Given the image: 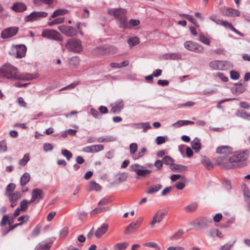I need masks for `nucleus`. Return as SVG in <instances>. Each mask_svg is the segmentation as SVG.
<instances>
[{
    "instance_id": "f257e3e1",
    "label": "nucleus",
    "mask_w": 250,
    "mask_h": 250,
    "mask_svg": "<svg viewBox=\"0 0 250 250\" xmlns=\"http://www.w3.org/2000/svg\"><path fill=\"white\" fill-rule=\"evenodd\" d=\"M0 75L8 79H21L18 68L9 63H5L0 67Z\"/></svg>"
},
{
    "instance_id": "f03ea898",
    "label": "nucleus",
    "mask_w": 250,
    "mask_h": 250,
    "mask_svg": "<svg viewBox=\"0 0 250 250\" xmlns=\"http://www.w3.org/2000/svg\"><path fill=\"white\" fill-rule=\"evenodd\" d=\"M250 154V151L247 149L240 150L235 152L231 156V160L234 165V168L241 167L245 166L246 165L244 162L248 160Z\"/></svg>"
},
{
    "instance_id": "7ed1b4c3",
    "label": "nucleus",
    "mask_w": 250,
    "mask_h": 250,
    "mask_svg": "<svg viewBox=\"0 0 250 250\" xmlns=\"http://www.w3.org/2000/svg\"><path fill=\"white\" fill-rule=\"evenodd\" d=\"M107 12L118 21L120 28L124 25L125 21L127 20V10L126 9L122 8H110L107 10Z\"/></svg>"
},
{
    "instance_id": "20e7f679",
    "label": "nucleus",
    "mask_w": 250,
    "mask_h": 250,
    "mask_svg": "<svg viewBox=\"0 0 250 250\" xmlns=\"http://www.w3.org/2000/svg\"><path fill=\"white\" fill-rule=\"evenodd\" d=\"M231 156H221L214 159L215 165L221 166L223 168L232 169L234 168V165L231 160Z\"/></svg>"
},
{
    "instance_id": "39448f33",
    "label": "nucleus",
    "mask_w": 250,
    "mask_h": 250,
    "mask_svg": "<svg viewBox=\"0 0 250 250\" xmlns=\"http://www.w3.org/2000/svg\"><path fill=\"white\" fill-rule=\"evenodd\" d=\"M41 36L42 37L56 41L62 42L63 41V37L61 34L53 29H46L43 30Z\"/></svg>"
},
{
    "instance_id": "423d86ee",
    "label": "nucleus",
    "mask_w": 250,
    "mask_h": 250,
    "mask_svg": "<svg viewBox=\"0 0 250 250\" xmlns=\"http://www.w3.org/2000/svg\"><path fill=\"white\" fill-rule=\"evenodd\" d=\"M209 67L214 70H226L233 67L231 62L228 61H213L209 63Z\"/></svg>"
},
{
    "instance_id": "0eeeda50",
    "label": "nucleus",
    "mask_w": 250,
    "mask_h": 250,
    "mask_svg": "<svg viewBox=\"0 0 250 250\" xmlns=\"http://www.w3.org/2000/svg\"><path fill=\"white\" fill-rule=\"evenodd\" d=\"M131 168L132 170L136 173L138 176L136 177L137 178L148 177L152 171L150 169H145L144 166L138 164L132 165Z\"/></svg>"
},
{
    "instance_id": "6e6552de",
    "label": "nucleus",
    "mask_w": 250,
    "mask_h": 250,
    "mask_svg": "<svg viewBox=\"0 0 250 250\" xmlns=\"http://www.w3.org/2000/svg\"><path fill=\"white\" fill-rule=\"evenodd\" d=\"M65 47L70 51L79 53L82 51L81 42L77 39H70L65 44Z\"/></svg>"
},
{
    "instance_id": "1a4fd4ad",
    "label": "nucleus",
    "mask_w": 250,
    "mask_h": 250,
    "mask_svg": "<svg viewBox=\"0 0 250 250\" xmlns=\"http://www.w3.org/2000/svg\"><path fill=\"white\" fill-rule=\"evenodd\" d=\"M80 23L77 24V28L72 26L62 25L58 27V29L63 34L68 37L76 36L78 33V29L80 27Z\"/></svg>"
},
{
    "instance_id": "9d476101",
    "label": "nucleus",
    "mask_w": 250,
    "mask_h": 250,
    "mask_svg": "<svg viewBox=\"0 0 250 250\" xmlns=\"http://www.w3.org/2000/svg\"><path fill=\"white\" fill-rule=\"evenodd\" d=\"M184 47L188 50L197 53H202L204 51L201 45L190 41H186L184 43Z\"/></svg>"
},
{
    "instance_id": "9b49d317",
    "label": "nucleus",
    "mask_w": 250,
    "mask_h": 250,
    "mask_svg": "<svg viewBox=\"0 0 250 250\" xmlns=\"http://www.w3.org/2000/svg\"><path fill=\"white\" fill-rule=\"evenodd\" d=\"M47 15V13L45 12L34 11L26 17V21L32 22L35 21L40 20L42 18L46 17Z\"/></svg>"
},
{
    "instance_id": "f8f14e48",
    "label": "nucleus",
    "mask_w": 250,
    "mask_h": 250,
    "mask_svg": "<svg viewBox=\"0 0 250 250\" xmlns=\"http://www.w3.org/2000/svg\"><path fill=\"white\" fill-rule=\"evenodd\" d=\"M212 223L211 219L207 218L196 219L192 222V225L198 229H202L209 226Z\"/></svg>"
},
{
    "instance_id": "ddd939ff",
    "label": "nucleus",
    "mask_w": 250,
    "mask_h": 250,
    "mask_svg": "<svg viewBox=\"0 0 250 250\" xmlns=\"http://www.w3.org/2000/svg\"><path fill=\"white\" fill-rule=\"evenodd\" d=\"M32 198L29 201L30 203L35 202L38 203L40 200H42L44 197V193L42 190L40 188L33 189L31 193Z\"/></svg>"
},
{
    "instance_id": "4468645a",
    "label": "nucleus",
    "mask_w": 250,
    "mask_h": 250,
    "mask_svg": "<svg viewBox=\"0 0 250 250\" xmlns=\"http://www.w3.org/2000/svg\"><path fill=\"white\" fill-rule=\"evenodd\" d=\"M143 222V219L140 218L136 221L131 223L125 229L124 233L125 234H129L134 232L141 225Z\"/></svg>"
},
{
    "instance_id": "2eb2a0df",
    "label": "nucleus",
    "mask_w": 250,
    "mask_h": 250,
    "mask_svg": "<svg viewBox=\"0 0 250 250\" xmlns=\"http://www.w3.org/2000/svg\"><path fill=\"white\" fill-rule=\"evenodd\" d=\"M167 215L166 212L159 210L154 215L152 221L150 223L151 227L153 228L156 223H160Z\"/></svg>"
},
{
    "instance_id": "dca6fc26",
    "label": "nucleus",
    "mask_w": 250,
    "mask_h": 250,
    "mask_svg": "<svg viewBox=\"0 0 250 250\" xmlns=\"http://www.w3.org/2000/svg\"><path fill=\"white\" fill-rule=\"evenodd\" d=\"M19 31L17 27H11L5 29L1 32V36L3 39L11 38L15 36Z\"/></svg>"
},
{
    "instance_id": "f3484780",
    "label": "nucleus",
    "mask_w": 250,
    "mask_h": 250,
    "mask_svg": "<svg viewBox=\"0 0 250 250\" xmlns=\"http://www.w3.org/2000/svg\"><path fill=\"white\" fill-rule=\"evenodd\" d=\"M97 53L99 55H110L115 52V49L112 46L106 47H99L96 48Z\"/></svg>"
},
{
    "instance_id": "a211bd4d",
    "label": "nucleus",
    "mask_w": 250,
    "mask_h": 250,
    "mask_svg": "<svg viewBox=\"0 0 250 250\" xmlns=\"http://www.w3.org/2000/svg\"><path fill=\"white\" fill-rule=\"evenodd\" d=\"M233 148L229 146H221L216 149V152L218 154H230L232 153Z\"/></svg>"
},
{
    "instance_id": "6ab92c4d",
    "label": "nucleus",
    "mask_w": 250,
    "mask_h": 250,
    "mask_svg": "<svg viewBox=\"0 0 250 250\" xmlns=\"http://www.w3.org/2000/svg\"><path fill=\"white\" fill-rule=\"evenodd\" d=\"M124 106V104L122 100L118 101L111 104L112 107L111 111L113 113H119L123 108Z\"/></svg>"
},
{
    "instance_id": "aec40b11",
    "label": "nucleus",
    "mask_w": 250,
    "mask_h": 250,
    "mask_svg": "<svg viewBox=\"0 0 250 250\" xmlns=\"http://www.w3.org/2000/svg\"><path fill=\"white\" fill-rule=\"evenodd\" d=\"M140 21L139 20L131 19L128 21L127 19L125 22L124 25L122 26L121 28L126 29L131 28L134 26H138L140 24Z\"/></svg>"
},
{
    "instance_id": "412c9836",
    "label": "nucleus",
    "mask_w": 250,
    "mask_h": 250,
    "mask_svg": "<svg viewBox=\"0 0 250 250\" xmlns=\"http://www.w3.org/2000/svg\"><path fill=\"white\" fill-rule=\"evenodd\" d=\"M9 200L11 203V206L13 208L17 204V201L21 198V193L19 191H15L12 194H9Z\"/></svg>"
},
{
    "instance_id": "4be33fe9",
    "label": "nucleus",
    "mask_w": 250,
    "mask_h": 250,
    "mask_svg": "<svg viewBox=\"0 0 250 250\" xmlns=\"http://www.w3.org/2000/svg\"><path fill=\"white\" fill-rule=\"evenodd\" d=\"M52 242L42 241L39 243L35 247V250H49L52 246Z\"/></svg>"
},
{
    "instance_id": "5701e85b",
    "label": "nucleus",
    "mask_w": 250,
    "mask_h": 250,
    "mask_svg": "<svg viewBox=\"0 0 250 250\" xmlns=\"http://www.w3.org/2000/svg\"><path fill=\"white\" fill-rule=\"evenodd\" d=\"M16 50V57L18 58H21L25 56L26 47L24 45H19L15 47Z\"/></svg>"
},
{
    "instance_id": "b1692460",
    "label": "nucleus",
    "mask_w": 250,
    "mask_h": 250,
    "mask_svg": "<svg viewBox=\"0 0 250 250\" xmlns=\"http://www.w3.org/2000/svg\"><path fill=\"white\" fill-rule=\"evenodd\" d=\"M108 228V225L103 224L100 228L96 231L95 235L97 238H100L103 235L106 233Z\"/></svg>"
},
{
    "instance_id": "393cba45",
    "label": "nucleus",
    "mask_w": 250,
    "mask_h": 250,
    "mask_svg": "<svg viewBox=\"0 0 250 250\" xmlns=\"http://www.w3.org/2000/svg\"><path fill=\"white\" fill-rule=\"evenodd\" d=\"M224 13L226 16L230 17L239 16L240 15V12L238 10L231 8H224Z\"/></svg>"
},
{
    "instance_id": "a878e982",
    "label": "nucleus",
    "mask_w": 250,
    "mask_h": 250,
    "mask_svg": "<svg viewBox=\"0 0 250 250\" xmlns=\"http://www.w3.org/2000/svg\"><path fill=\"white\" fill-rule=\"evenodd\" d=\"M26 6L23 3L17 2L14 3L12 9L17 12H21L26 10Z\"/></svg>"
},
{
    "instance_id": "bb28decb",
    "label": "nucleus",
    "mask_w": 250,
    "mask_h": 250,
    "mask_svg": "<svg viewBox=\"0 0 250 250\" xmlns=\"http://www.w3.org/2000/svg\"><path fill=\"white\" fill-rule=\"evenodd\" d=\"M163 187V186L160 184H156L150 186L146 190V193L147 194H152L160 190Z\"/></svg>"
},
{
    "instance_id": "cd10ccee",
    "label": "nucleus",
    "mask_w": 250,
    "mask_h": 250,
    "mask_svg": "<svg viewBox=\"0 0 250 250\" xmlns=\"http://www.w3.org/2000/svg\"><path fill=\"white\" fill-rule=\"evenodd\" d=\"M87 188L89 190L99 191L101 189V186L94 181L89 182L87 185Z\"/></svg>"
},
{
    "instance_id": "c85d7f7f",
    "label": "nucleus",
    "mask_w": 250,
    "mask_h": 250,
    "mask_svg": "<svg viewBox=\"0 0 250 250\" xmlns=\"http://www.w3.org/2000/svg\"><path fill=\"white\" fill-rule=\"evenodd\" d=\"M208 235L210 237H214L216 236L220 239L223 238V235L222 232L218 229H212L208 230Z\"/></svg>"
},
{
    "instance_id": "c756f323",
    "label": "nucleus",
    "mask_w": 250,
    "mask_h": 250,
    "mask_svg": "<svg viewBox=\"0 0 250 250\" xmlns=\"http://www.w3.org/2000/svg\"><path fill=\"white\" fill-rule=\"evenodd\" d=\"M201 163L208 170L212 169L213 168V164L211 162L210 160L206 156H204L202 158Z\"/></svg>"
},
{
    "instance_id": "7c9ffc66",
    "label": "nucleus",
    "mask_w": 250,
    "mask_h": 250,
    "mask_svg": "<svg viewBox=\"0 0 250 250\" xmlns=\"http://www.w3.org/2000/svg\"><path fill=\"white\" fill-rule=\"evenodd\" d=\"M191 146L195 152L199 151L201 148L200 140L198 138H195L193 141L191 142Z\"/></svg>"
},
{
    "instance_id": "2f4dec72",
    "label": "nucleus",
    "mask_w": 250,
    "mask_h": 250,
    "mask_svg": "<svg viewBox=\"0 0 250 250\" xmlns=\"http://www.w3.org/2000/svg\"><path fill=\"white\" fill-rule=\"evenodd\" d=\"M181 58L182 55L179 53H169L165 55V58L166 60H178Z\"/></svg>"
},
{
    "instance_id": "473e14b6",
    "label": "nucleus",
    "mask_w": 250,
    "mask_h": 250,
    "mask_svg": "<svg viewBox=\"0 0 250 250\" xmlns=\"http://www.w3.org/2000/svg\"><path fill=\"white\" fill-rule=\"evenodd\" d=\"M128 245V243L124 242L115 244L113 249L114 250H125Z\"/></svg>"
},
{
    "instance_id": "72a5a7b5",
    "label": "nucleus",
    "mask_w": 250,
    "mask_h": 250,
    "mask_svg": "<svg viewBox=\"0 0 250 250\" xmlns=\"http://www.w3.org/2000/svg\"><path fill=\"white\" fill-rule=\"evenodd\" d=\"M242 188L245 201H249L250 200V191L249 190L246 184H243L242 186Z\"/></svg>"
},
{
    "instance_id": "f704fd0d",
    "label": "nucleus",
    "mask_w": 250,
    "mask_h": 250,
    "mask_svg": "<svg viewBox=\"0 0 250 250\" xmlns=\"http://www.w3.org/2000/svg\"><path fill=\"white\" fill-rule=\"evenodd\" d=\"M30 175L27 173H25L21 178L20 183L21 186H25L30 180Z\"/></svg>"
},
{
    "instance_id": "c9c22d12",
    "label": "nucleus",
    "mask_w": 250,
    "mask_h": 250,
    "mask_svg": "<svg viewBox=\"0 0 250 250\" xmlns=\"http://www.w3.org/2000/svg\"><path fill=\"white\" fill-rule=\"evenodd\" d=\"M127 42L129 44L130 47H132L139 44L140 42V40L138 37H134L127 39Z\"/></svg>"
},
{
    "instance_id": "e433bc0d",
    "label": "nucleus",
    "mask_w": 250,
    "mask_h": 250,
    "mask_svg": "<svg viewBox=\"0 0 250 250\" xmlns=\"http://www.w3.org/2000/svg\"><path fill=\"white\" fill-rule=\"evenodd\" d=\"M68 13V11L66 9H57L54 12L51 16L52 18H55L58 16L63 15Z\"/></svg>"
},
{
    "instance_id": "4c0bfd02",
    "label": "nucleus",
    "mask_w": 250,
    "mask_h": 250,
    "mask_svg": "<svg viewBox=\"0 0 250 250\" xmlns=\"http://www.w3.org/2000/svg\"><path fill=\"white\" fill-rule=\"evenodd\" d=\"M198 204L197 203H192L189 205L186 206L185 210L187 212H192L195 211L197 208Z\"/></svg>"
},
{
    "instance_id": "58836bf2",
    "label": "nucleus",
    "mask_w": 250,
    "mask_h": 250,
    "mask_svg": "<svg viewBox=\"0 0 250 250\" xmlns=\"http://www.w3.org/2000/svg\"><path fill=\"white\" fill-rule=\"evenodd\" d=\"M41 226L40 225H37L33 229L31 233H30V236L31 237H36L39 235L41 232Z\"/></svg>"
},
{
    "instance_id": "ea45409f",
    "label": "nucleus",
    "mask_w": 250,
    "mask_h": 250,
    "mask_svg": "<svg viewBox=\"0 0 250 250\" xmlns=\"http://www.w3.org/2000/svg\"><path fill=\"white\" fill-rule=\"evenodd\" d=\"M171 169L172 170H178L180 171H187L188 170V168L187 166H182L178 164L172 165V167H171Z\"/></svg>"
},
{
    "instance_id": "a19ab883",
    "label": "nucleus",
    "mask_w": 250,
    "mask_h": 250,
    "mask_svg": "<svg viewBox=\"0 0 250 250\" xmlns=\"http://www.w3.org/2000/svg\"><path fill=\"white\" fill-rule=\"evenodd\" d=\"M29 161V154L28 153H27L24 155L22 159L19 161V164L22 167L25 166Z\"/></svg>"
},
{
    "instance_id": "79ce46f5",
    "label": "nucleus",
    "mask_w": 250,
    "mask_h": 250,
    "mask_svg": "<svg viewBox=\"0 0 250 250\" xmlns=\"http://www.w3.org/2000/svg\"><path fill=\"white\" fill-rule=\"evenodd\" d=\"M143 245L145 247H151L155 249L156 250H161V247L156 243L150 242L144 243Z\"/></svg>"
},
{
    "instance_id": "37998d69",
    "label": "nucleus",
    "mask_w": 250,
    "mask_h": 250,
    "mask_svg": "<svg viewBox=\"0 0 250 250\" xmlns=\"http://www.w3.org/2000/svg\"><path fill=\"white\" fill-rule=\"evenodd\" d=\"M92 146L93 153L102 151L104 148V146L103 145H95Z\"/></svg>"
},
{
    "instance_id": "c03bdc74",
    "label": "nucleus",
    "mask_w": 250,
    "mask_h": 250,
    "mask_svg": "<svg viewBox=\"0 0 250 250\" xmlns=\"http://www.w3.org/2000/svg\"><path fill=\"white\" fill-rule=\"evenodd\" d=\"M64 21V18H58L53 20L52 21L48 23V25L50 26H53L55 24L62 23Z\"/></svg>"
},
{
    "instance_id": "a18cd8bd",
    "label": "nucleus",
    "mask_w": 250,
    "mask_h": 250,
    "mask_svg": "<svg viewBox=\"0 0 250 250\" xmlns=\"http://www.w3.org/2000/svg\"><path fill=\"white\" fill-rule=\"evenodd\" d=\"M238 113L239 114V116L241 117L250 120V113L243 110L238 111Z\"/></svg>"
},
{
    "instance_id": "49530a36",
    "label": "nucleus",
    "mask_w": 250,
    "mask_h": 250,
    "mask_svg": "<svg viewBox=\"0 0 250 250\" xmlns=\"http://www.w3.org/2000/svg\"><path fill=\"white\" fill-rule=\"evenodd\" d=\"M163 162L166 165H173L174 160L169 156H166L163 159Z\"/></svg>"
},
{
    "instance_id": "de8ad7c7",
    "label": "nucleus",
    "mask_w": 250,
    "mask_h": 250,
    "mask_svg": "<svg viewBox=\"0 0 250 250\" xmlns=\"http://www.w3.org/2000/svg\"><path fill=\"white\" fill-rule=\"evenodd\" d=\"M199 40L204 44H206L207 45H209V40L207 37H206L205 35L203 34H200L199 35Z\"/></svg>"
},
{
    "instance_id": "09e8293b",
    "label": "nucleus",
    "mask_w": 250,
    "mask_h": 250,
    "mask_svg": "<svg viewBox=\"0 0 250 250\" xmlns=\"http://www.w3.org/2000/svg\"><path fill=\"white\" fill-rule=\"evenodd\" d=\"M186 180L183 181H179L176 183L174 187L178 189L182 190L185 187Z\"/></svg>"
},
{
    "instance_id": "8fccbe9b",
    "label": "nucleus",
    "mask_w": 250,
    "mask_h": 250,
    "mask_svg": "<svg viewBox=\"0 0 250 250\" xmlns=\"http://www.w3.org/2000/svg\"><path fill=\"white\" fill-rule=\"evenodd\" d=\"M28 203H30L29 202H28L26 200L22 201L20 203L21 210L25 211L28 208L27 205Z\"/></svg>"
},
{
    "instance_id": "3c124183",
    "label": "nucleus",
    "mask_w": 250,
    "mask_h": 250,
    "mask_svg": "<svg viewBox=\"0 0 250 250\" xmlns=\"http://www.w3.org/2000/svg\"><path fill=\"white\" fill-rule=\"evenodd\" d=\"M80 62V59L78 57H72L69 62V63L71 65L76 66L79 64Z\"/></svg>"
},
{
    "instance_id": "603ef678",
    "label": "nucleus",
    "mask_w": 250,
    "mask_h": 250,
    "mask_svg": "<svg viewBox=\"0 0 250 250\" xmlns=\"http://www.w3.org/2000/svg\"><path fill=\"white\" fill-rule=\"evenodd\" d=\"M62 154L68 160H69L72 157V154L69 150L67 149H63L62 150Z\"/></svg>"
},
{
    "instance_id": "864d4df0",
    "label": "nucleus",
    "mask_w": 250,
    "mask_h": 250,
    "mask_svg": "<svg viewBox=\"0 0 250 250\" xmlns=\"http://www.w3.org/2000/svg\"><path fill=\"white\" fill-rule=\"evenodd\" d=\"M215 77L219 78L222 81L227 82L228 81V78L223 73L221 72H217L215 74Z\"/></svg>"
},
{
    "instance_id": "5fc2aeb1",
    "label": "nucleus",
    "mask_w": 250,
    "mask_h": 250,
    "mask_svg": "<svg viewBox=\"0 0 250 250\" xmlns=\"http://www.w3.org/2000/svg\"><path fill=\"white\" fill-rule=\"evenodd\" d=\"M8 219L9 215L7 214L4 215L0 221V225L2 227L5 226L7 224H8Z\"/></svg>"
},
{
    "instance_id": "6e6d98bb",
    "label": "nucleus",
    "mask_w": 250,
    "mask_h": 250,
    "mask_svg": "<svg viewBox=\"0 0 250 250\" xmlns=\"http://www.w3.org/2000/svg\"><path fill=\"white\" fill-rule=\"evenodd\" d=\"M186 18L190 22L193 23L196 27H199V25L197 23L196 20L193 18V17L192 16L190 15H186Z\"/></svg>"
},
{
    "instance_id": "4d7b16f0",
    "label": "nucleus",
    "mask_w": 250,
    "mask_h": 250,
    "mask_svg": "<svg viewBox=\"0 0 250 250\" xmlns=\"http://www.w3.org/2000/svg\"><path fill=\"white\" fill-rule=\"evenodd\" d=\"M138 146L136 143H132L129 145L130 152L131 154H134L137 150Z\"/></svg>"
},
{
    "instance_id": "13d9d810",
    "label": "nucleus",
    "mask_w": 250,
    "mask_h": 250,
    "mask_svg": "<svg viewBox=\"0 0 250 250\" xmlns=\"http://www.w3.org/2000/svg\"><path fill=\"white\" fill-rule=\"evenodd\" d=\"M195 104V103L192 101H188L184 104H179L177 105L178 108H181L182 107H190L192 106Z\"/></svg>"
},
{
    "instance_id": "bf43d9fd",
    "label": "nucleus",
    "mask_w": 250,
    "mask_h": 250,
    "mask_svg": "<svg viewBox=\"0 0 250 250\" xmlns=\"http://www.w3.org/2000/svg\"><path fill=\"white\" fill-rule=\"evenodd\" d=\"M77 84H78L77 83H71L70 84L61 88V89H60L59 91H62L63 90H67L72 89L74 88Z\"/></svg>"
},
{
    "instance_id": "052dcab7",
    "label": "nucleus",
    "mask_w": 250,
    "mask_h": 250,
    "mask_svg": "<svg viewBox=\"0 0 250 250\" xmlns=\"http://www.w3.org/2000/svg\"><path fill=\"white\" fill-rule=\"evenodd\" d=\"M139 128H143L144 131H146L148 129L151 128V126L148 123H142L139 125Z\"/></svg>"
},
{
    "instance_id": "680f3d73",
    "label": "nucleus",
    "mask_w": 250,
    "mask_h": 250,
    "mask_svg": "<svg viewBox=\"0 0 250 250\" xmlns=\"http://www.w3.org/2000/svg\"><path fill=\"white\" fill-rule=\"evenodd\" d=\"M15 188V185L13 183L8 184L6 189V194H8V192H12Z\"/></svg>"
},
{
    "instance_id": "e2e57ef3",
    "label": "nucleus",
    "mask_w": 250,
    "mask_h": 250,
    "mask_svg": "<svg viewBox=\"0 0 250 250\" xmlns=\"http://www.w3.org/2000/svg\"><path fill=\"white\" fill-rule=\"evenodd\" d=\"M7 150L6 143L5 141L0 142V152H5Z\"/></svg>"
},
{
    "instance_id": "0e129e2a",
    "label": "nucleus",
    "mask_w": 250,
    "mask_h": 250,
    "mask_svg": "<svg viewBox=\"0 0 250 250\" xmlns=\"http://www.w3.org/2000/svg\"><path fill=\"white\" fill-rule=\"evenodd\" d=\"M233 244L232 243H226L223 246H221L220 248V250H230L231 247L233 246Z\"/></svg>"
},
{
    "instance_id": "69168bd1",
    "label": "nucleus",
    "mask_w": 250,
    "mask_h": 250,
    "mask_svg": "<svg viewBox=\"0 0 250 250\" xmlns=\"http://www.w3.org/2000/svg\"><path fill=\"white\" fill-rule=\"evenodd\" d=\"M90 112L94 117L97 118H101L100 113L95 109L93 108H91Z\"/></svg>"
},
{
    "instance_id": "338daca9",
    "label": "nucleus",
    "mask_w": 250,
    "mask_h": 250,
    "mask_svg": "<svg viewBox=\"0 0 250 250\" xmlns=\"http://www.w3.org/2000/svg\"><path fill=\"white\" fill-rule=\"evenodd\" d=\"M230 78L233 80H237L239 78V74L235 71H230Z\"/></svg>"
},
{
    "instance_id": "774afa93",
    "label": "nucleus",
    "mask_w": 250,
    "mask_h": 250,
    "mask_svg": "<svg viewBox=\"0 0 250 250\" xmlns=\"http://www.w3.org/2000/svg\"><path fill=\"white\" fill-rule=\"evenodd\" d=\"M68 233V228L64 227L60 231V235L62 237H65Z\"/></svg>"
}]
</instances>
